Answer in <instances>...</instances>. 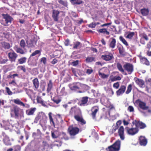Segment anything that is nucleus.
Wrapping results in <instances>:
<instances>
[{
    "label": "nucleus",
    "mask_w": 151,
    "mask_h": 151,
    "mask_svg": "<svg viewBox=\"0 0 151 151\" xmlns=\"http://www.w3.org/2000/svg\"><path fill=\"white\" fill-rule=\"evenodd\" d=\"M24 113L23 110L17 106H14L11 110V117H14L16 119L24 117Z\"/></svg>",
    "instance_id": "obj_1"
},
{
    "label": "nucleus",
    "mask_w": 151,
    "mask_h": 151,
    "mask_svg": "<svg viewBox=\"0 0 151 151\" xmlns=\"http://www.w3.org/2000/svg\"><path fill=\"white\" fill-rule=\"evenodd\" d=\"M122 124L121 120H119L117 121L116 124V126L113 128L112 130L113 133L115 132L116 130L118 129V133L121 139L123 140L124 139V129L123 126H121L119 127V125H120Z\"/></svg>",
    "instance_id": "obj_2"
},
{
    "label": "nucleus",
    "mask_w": 151,
    "mask_h": 151,
    "mask_svg": "<svg viewBox=\"0 0 151 151\" xmlns=\"http://www.w3.org/2000/svg\"><path fill=\"white\" fill-rule=\"evenodd\" d=\"M68 132L71 138H74L75 136L81 131L78 127H74L73 125L69 126L68 129Z\"/></svg>",
    "instance_id": "obj_3"
},
{
    "label": "nucleus",
    "mask_w": 151,
    "mask_h": 151,
    "mask_svg": "<svg viewBox=\"0 0 151 151\" xmlns=\"http://www.w3.org/2000/svg\"><path fill=\"white\" fill-rule=\"evenodd\" d=\"M120 141L117 140L113 145L106 148V151H119L120 147Z\"/></svg>",
    "instance_id": "obj_4"
},
{
    "label": "nucleus",
    "mask_w": 151,
    "mask_h": 151,
    "mask_svg": "<svg viewBox=\"0 0 151 151\" xmlns=\"http://www.w3.org/2000/svg\"><path fill=\"white\" fill-rule=\"evenodd\" d=\"M125 129L127 134L131 136H133L138 133L139 129L136 127H125Z\"/></svg>",
    "instance_id": "obj_5"
},
{
    "label": "nucleus",
    "mask_w": 151,
    "mask_h": 151,
    "mask_svg": "<svg viewBox=\"0 0 151 151\" xmlns=\"http://www.w3.org/2000/svg\"><path fill=\"white\" fill-rule=\"evenodd\" d=\"M79 114H81V112L79 108L76 106L72 107L69 112V115L71 116H74Z\"/></svg>",
    "instance_id": "obj_6"
},
{
    "label": "nucleus",
    "mask_w": 151,
    "mask_h": 151,
    "mask_svg": "<svg viewBox=\"0 0 151 151\" xmlns=\"http://www.w3.org/2000/svg\"><path fill=\"white\" fill-rule=\"evenodd\" d=\"M135 103L138 105L139 107L143 110H147L149 107L146 105L145 102H143L140 99H138L136 100Z\"/></svg>",
    "instance_id": "obj_7"
},
{
    "label": "nucleus",
    "mask_w": 151,
    "mask_h": 151,
    "mask_svg": "<svg viewBox=\"0 0 151 151\" xmlns=\"http://www.w3.org/2000/svg\"><path fill=\"white\" fill-rule=\"evenodd\" d=\"M123 67L125 70L127 71L129 74H130L134 70L133 65L129 63H126L124 66Z\"/></svg>",
    "instance_id": "obj_8"
},
{
    "label": "nucleus",
    "mask_w": 151,
    "mask_h": 151,
    "mask_svg": "<svg viewBox=\"0 0 151 151\" xmlns=\"http://www.w3.org/2000/svg\"><path fill=\"white\" fill-rule=\"evenodd\" d=\"M9 59L11 62H14L16 61L18 57L17 54L14 51L9 52L8 53Z\"/></svg>",
    "instance_id": "obj_9"
},
{
    "label": "nucleus",
    "mask_w": 151,
    "mask_h": 151,
    "mask_svg": "<svg viewBox=\"0 0 151 151\" xmlns=\"http://www.w3.org/2000/svg\"><path fill=\"white\" fill-rule=\"evenodd\" d=\"M101 58L106 61H109L114 59V57L112 53H109L106 54L102 55L101 56Z\"/></svg>",
    "instance_id": "obj_10"
},
{
    "label": "nucleus",
    "mask_w": 151,
    "mask_h": 151,
    "mask_svg": "<svg viewBox=\"0 0 151 151\" xmlns=\"http://www.w3.org/2000/svg\"><path fill=\"white\" fill-rule=\"evenodd\" d=\"M99 107L97 106H94L91 108V115L93 119H96V113L99 111Z\"/></svg>",
    "instance_id": "obj_11"
},
{
    "label": "nucleus",
    "mask_w": 151,
    "mask_h": 151,
    "mask_svg": "<svg viewBox=\"0 0 151 151\" xmlns=\"http://www.w3.org/2000/svg\"><path fill=\"white\" fill-rule=\"evenodd\" d=\"M2 15L4 17L6 22V24H4V26H7L8 23H11L12 21L13 20V18L11 17L8 14H2Z\"/></svg>",
    "instance_id": "obj_12"
},
{
    "label": "nucleus",
    "mask_w": 151,
    "mask_h": 151,
    "mask_svg": "<svg viewBox=\"0 0 151 151\" xmlns=\"http://www.w3.org/2000/svg\"><path fill=\"white\" fill-rule=\"evenodd\" d=\"M74 119L78 122H81L82 125L85 124L86 122L82 117L81 114H79L74 116Z\"/></svg>",
    "instance_id": "obj_13"
},
{
    "label": "nucleus",
    "mask_w": 151,
    "mask_h": 151,
    "mask_svg": "<svg viewBox=\"0 0 151 151\" xmlns=\"http://www.w3.org/2000/svg\"><path fill=\"white\" fill-rule=\"evenodd\" d=\"M126 87L125 85H122L119 88L116 92L117 96H119L124 93L126 90Z\"/></svg>",
    "instance_id": "obj_14"
},
{
    "label": "nucleus",
    "mask_w": 151,
    "mask_h": 151,
    "mask_svg": "<svg viewBox=\"0 0 151 151\" xmlns=\"http://www.w3.org/2000/svg\"><path fill=\"white\" fill-rule=\"evenodd\" d=\"M49 147V145L47 142H46L43 141L42 142V145L39 148V150H41V151H48Z\"/></svg>",
    "instance_id": "obj_15"
},
{
    "label": "nucleus",
    "mask_w": 151,
    "mask_h": 151,
    "mask_svg": "<svg viewBox=\"0 0 151 151\" xmlns=\"http://www.w3.org/2000/svg\"><path fill=\"white\" fill-rule=\"evenodd\" d=\"M139 140V144L141 146H145L147 144V139L144 136H140Z\"/></svg>",
    "instance_id": "obj_16"
},
{
    "label": "nucleus",
    "mask_w": 151,
    "mask_h": 151,
    "mask_svg": "<svg viewBox=\"0 0 151 151\" xmlns=\"http://www.w3.org/2000/svg\"><path fill=\"white\" fill-rule=\"evenodd\" d=\"M33 88L35 91L37 90L39 86V82L37 78H35L32 80Z\"/></svg>",
    "instance_id": "obj_17"
},
{
    "label": "nucleus",
    "mask_w": 151,
    "mask_h": 151,
    "mask_svg": "<svg viewBox=\"0 0 151 151\" xmlns=\"http://www.w3.org/2000/svg\"><path fill=\"white\" fill-rule=\"evenodd\" d=\"M134 80L136 83L139 87L142 88L144 87L143 86L145 85V82L143 80L135 77L134 78Z\"/></svg>",
    "instance_id": "obj_18"
},
{
    "label": "nucleus",
    "mask_w": 151,
    "mask_h": 151,
    "mask_svg": "<svg viewBox=\"0 0 151 151\" xmlns=\"http://www.w3.org/2000/svg\"><path fill=\"white\" fill-rule=\"evenodd\" d=\"M60 12L59 11L53 10L52 12V17L54 21L57 22L58 20Z\"/></svg>",
    "instance_id": "obj_19"
},
{
    "label": "nucleus",
    "mask_w": 151,
    "mask_h": 151,
    "mask_svg": "<svg viewBox=\"0 0 151 151\" xmlns=\"http://www.w3.org/2000/svg\"><path fill=\"white\" fill-rule=\"evenodd\" d=\"M139 59L140 63L142 64L147 66L150 65V62L146 58L140 56L139 57Z\"/></svg>",
    "instance_id": "obj_20"
},
{
    "label": "nucleus",
    "mask_w": 151,
    "mask_h": 151,
    "mask_svg": "<svg viewBox=\"0 0 151 151\" xmlns=\"http://www.w3.org/2000/svg\"><path fill=\"white\" fill-rule=\"evenodd\" d=\"M134 124L135 127L138 129L139 128L140 129H143L146 127L145 124L139 121H136Z\"/></svg>",
    "instance_id": "obj_21"
},
{
    "label": "nucleus",
    "mask_w": 151,
    "mask_h": 151,
    "mask_svg": "<svg viewBox=\"0 0 151 151\" xmlns=\"http://www.w3.org/2000/svg\"><path fill=\"white\" fill-rule=\"evenodd\" d=\"M12 101L15 104L22 106L23 107H25V104L21 101L19 99H14ZM27 106H26V107L27 108L29 107V105H27Z\"/></svg>",
    "instance_id": "obj_22"
},
{
    "label": "nucleus",
    "mask_w": 151,
    "mask_h": 151,
    "mask_svg": "<svg viewBox=\"0 0 151 151\" xmlns=\"http://www.w3.org/2000/svg\"><path fill=\"white\" fill-rule=\"evenodd\" d=\"M109 47L110 48L113 49L115 48L116 45V41L115 39L112 37L110 39Z\"/></svg>",
    "instance_id": "obj_23"
},
{
    "label": "nucleus",
    "mask_w": 151,
    "mask_h": 151,
    "mask_svg": "<svg viewBox=\"0 0 151 151\" xmlns=\"http://www.w3.org/2000/svg\"><path fill=\"white\" fill-rule=\"evenodd\" d=\"M88 97L87 96L83 97L81 99V103L80 104V106H85L87 103L88 101Z\"/></svg>",
    "instance_id": "obj_24"
},
{
    "label": "nucleus",
    "mask_w": 151,
    "mask_h": 151,
    "mask_svg": "<svg viewBox=\"0 0 151 151\" xmlns=\"http://www.w3.org/2000/svg\"><path fill=\"white\" fill-rule=\"evenodd\" d=\"M144 39L145 40L147 41L149 40L148 36L145 34H143L142 37L140 39V42L141 44L143 45H145V42L144 41Z\"/></svg>",
    "instance_id": "obj_25"
},
{
    "label": "nucleus",
    "mask_w": 151,
    "mask_h": 151,
    "mask_svg": "<svg viewBox=\"0 0 151 151\" xmlns=\"http://www.w3.org/2000/svg\"><path fill=\"white\" fill-rule=\"evenodd\" d=\"M36 100L38 103L41 104L44 107H47V106L46 105L45 102L42 100L41 97L37 96Z\"/></svg>",
    "instance_id": "obj_26"
},
{
    "label": "nucleus",
    "mask_w": 151,
    "mask_h": 151,
    "mask_svg": "<svg viewBox=\"0 0 151 151\" xmlns=\"http://www.w3.org/2000/svg\"><path fill=\"white\" fill-rule=\"evenodd\" d=\"M36 110L35 108H31L26 111V114L28 116L33 115Z\"/></svg>",
    "instance_id": "obj_27"
},
{
    "label": "nucleus",
    "mask_w": 151,
    "mask_h": 151,
    "mask_svg": "<svg viewBox=\"0 0 151 151\" xmlns=\"http://www.w3.org/2000/svg\"><path fill=\"white\" fill-rule=\"evenodd\" d=\"M53 87V83L52 81L50 80L49 81V82L47 83V93H49L51 91Z\"/></svg>",
    "instance_id": "obj_28"
},
{
    "label": "nucleus",
    "mask_w": 151,
    "mask_h": 151,
    "mask_svg": "<svg viewBox=\"0 0 151 151\" xmlns=\"http://www.w3.org/2000/svg\"><path fill=\"white\" fill-rule=\"evenodd\" d=\"M140 12L143 16H147L148 14L149 11L147 8H143L140 10Z\"/></svg>",
    "instance_id": "obj_29"
},
{
    "label": "nucleus",
    "mask_w": 151,
    "mask_h": 151,
    "mask_svg": "<svg viewBox=\"0 0 151 151\" xmlns=\"http://www.w3.org/2000/svg\"><path fill=\"white\" fill-rule=\"evenodd\" d=\"M4 143L6 145H10L11 143L9 138L7 136H6L3 139Z\"/></svg>",
    "instance_id": "obj_30"
},
{
    "label": "nucleus",
    "mask_w": 151,
    "mask_h": 151,
    "mask_svg": "<svg viewBox=\"0 0 151 151\" xmlns=\"http://www.w3.org/2000/svg\"><path fill=\"white\" fill-rule=\"evenodd\" d=\"M78 84H80V83L77 82L76 83V84H73L70 85V88L71 89L73 90H75L79 89L80 88L79 87L78 85H77Z\"/></svg>",
    "instance_id": "obj_31"
},
{
    "label": "nucleus",
    "mask_w": 151,
    "mask_h": 151,
    "mask_svg": "<svg viewBox=\"0 0 151 151\" xmlns=\"http://www.w3.org/2000/svg\"><path fill=\"white\" fill-rule=\"evenodd\" d=\"M121 79V78L119 76H111L110 77L109 81L111 82H113L117 80H120Z\"/></svg>",
    "instance_id": "obj_32"
},
{
    "label": "nucleus",
    "mask_w": 151,
    "mask_h": 151,
    "mask_svg": "<svg viewBox=\"0 0 151 151\" xmlns=\"http://www.w3.org/2000/svg\"><path fill=\"white\" fill-rule=\"evenodd\" d=\"M14 49L18 53H20L21 54H24L25 53V52L22 49L18 47L17 46L14 47Z\"/></svg>",
    "instance_id": "obj_33"
},
{
    "label": "nucleus",
    "mask_w": 151,
    "mask_h": 151,
    "mask_svg": "<svg viewBox=\"0 0 151 151\" xmlns=\"http://www.w3.org/2000/svg\"><path fill=\"white\" fill-rule=\"evenodd\" d=\"M97 31L99 33L105 34L107 35H108L110 34L109 32L107 31L106 28L100 29L99 30H97Z\"/></svg>",
    "instance_id": "obj_34"
},
{
    "label": "nucleus",
    "mask_w": 151,
    "mask_h": 151,
    "mask_svg": "<svg viewBox=\"0 0 151 151\" xmlns=\"http://www.w3.org/2000/svg\"><path fill=\"white\" fill-rule=\"evenodd\" d=\"M68 94L67 91L66 90L65 87H63L61 89L59 93L60 96H65Z\"/></svg>",
    "instance_id": "obj_35"
},
{
    "label": "nucleus",
    "mask_w": 151,
    "mask_h": 151,
    "mask_svg": "<svg viewBox=\"0 0 151 151\" xmlns=\"http://www.w3.org/2000/svg\"><path fill=\"white\" fill-rule=\"evenodd\" d=\"M134 35V32H129L127 33V35L125 37L126 38L131 40Z\"/></svg>",
    "instance_id": "obj_36"
},
{
    "label": "nucleus",
    "mask_w": 151,
    "mask_h": 151,
    "mask_svg": "<svg viewBox=\"0 0 151 151\" xmlns=\"http://www.w3.org/2000/svg\"><path fill=\"white\" fill-rule=\"evenodd\" d=\"M2 47L5 49H9L10 47V44L6 42H3L1 43Z\"/></svg>",
    "instance_id": "obj_37"
},
{
    "label": "nucleus",
    "mask_w": 151,
    "mask_h": 151,
    "mask_svg": "<svg viewBox=\"0 0 151 151\" xmlns=\"http://www.w3.org/2000/svg\"><path fill=\"white\" fill-rule=\"evenodd\" d=\"M70 1L73 5H79L83 2L81 0H70Z\"/></svg>",
    "instance_id": "obj_38"
},
{
    "label": "nucleus",
    "mask_w": 151,
    "mask_h": 151,
    "mask_svg": "<svg viewBox=\"0 0 151 151\" xmlns=\"http://www.w3.org/2000/svg\"><path fill=\"white\" fill-rule=\"evenodd\" d=\"M118 49L119 51V53L120 55L123 56H124L125 55L124 49L122 46L118 47Z\"/></svg>",
    "instance_id": "obj_39"
},
{
    "label": "nucleus",
    "mask_w": 151,
    "mask_h": 151,
    "mask_svg": "<svg viewBox=\"0 0 151 151\" xmlns=\"http://www.w3.org/2000/svg\"><path fill=\"white\" fill-rule=\"evenodd\" d=\"M48 116L50 120V122L51 124H52L54 126H55V123L53 121V119L52 116V113L50 112L48 114Z\"/></svg>",
    "instance_id": "obj_40"
},
{
    "label": "nucleus",
    "mask_w": 151,
    "mask_h": 151,
    "mask_svg": "<svg viewBox=\"0 0 151 151\" xmlns=\"http://www.w3.org/2000/svg\"><path fill=\"white\" fill-rule=\"evenodd\" d=\"M26 60L27 58L26 57H22L18 59V62L19 64H22L26 62Z\"/></svg>",
    "instance_id": "obj_41"
},
{
    "label": "nucleus",
    "mask_w": 151,
    "mask_h": 151,
    "mask_svg": "<svg viewBox=\"0 0 151 151\" xmlns=\"http://www.w3.org/2000/svg\"><path fill=\"white\" fill-rule=\"evenodd\" d=\"M120 40L124 44L126 47L129 46V44L126 40L122 36L119 37Z\"/></svg>",
    "instance_id": "obj_42"
},
{
    "label": "nucleus",
    "mask_w": 151,
    "mask_h": 151,
    "mask_svg": "<svg viewBox=\"0 0 151 151\" xmlns=\"http://www.w3.org/2000/svg\"><path fill=\"white\" fill-rule=\"evenodd\" d=\"M58 1L60 4L64 6L67 7L68 6V2L67 1H64L63 0H58Z\"/></svg>",
    "instance_id": "obj_43"
},
{
    "label": "nucleus",
    "mask_w": 151,
    "mask_h": 151,
    "mask_svg": "<svg viewBox=\"0 0 151 151\" xmlns=\"http://www.w3.org/2000/svg\"><path fill=\"white\" fill-rule=\"evenodd\" d=\"M116 66L117 68L119 71L122 73L124 72V70L123 69L122 65L120 63H117Z\"/></svg>",
    "instance_id": "obj_44"
},
{
    "label": "nucleus",
    "mask_w": 151,
    "mask_h": 151,
    "mask_svg": "<svg viewBox=\"0 0 151 151\" xmlns=\"http://www.w3.org/2000/svg\"><path fill=\"white\" fill-rule=\"evenodd\" d=\"M132 86L131 84H129L127 87V90L125 92V93L127 94H129L131 91L132 90Z\"/></svg>",
    "instance_id": "obj_45"
},
{
    "label": "nucleus",
    "mask_w": 151,
    "mask_h": 151,
    "mask_svg": "<svg viewBox=\"0 0 151 151\" xmlns=\"http://www.w3.org/2000/svg\"><path fill=\"white\" fill-rule=\"evenodd\" d=\"M80 42L78 41H77L76 42L74 43L73 46V48L74 49H78V47L81 45Z\"/></svg>",
    "instance_id": "obj_46"
},
{
    "label": "nucleus",
    "mask_w": 151,
    "mask_h": 151,
    "mask_svg": "<svg viewBox=\"0 0 151 151\" xmlns=\"http://www.w3.org/2000/svg\"><path fill=\"white\" fill-rule=\"evenodd\" d=\"M99 76H101V77L102 78H107L109 76L108 74H105L104 73H102L100 72H99Z\"/></svg>",
    "instance_id": "obj_47"
},
{
    "label": "nucleus",
    "mask_w": 151,
    "mask_h": 151,
    "mask_svg": "<svg viewBox=\"0 0 151 151\" xmlns=\"http://www.w3.org/2000/svg\"><path fill=\"white\" fill-rule=\"evenodd\" d=\"M95 58L93 57H88L86 58V61L88 63L92 62L94 60Z\"/></svg>",
    "instance_id": "obj_48"
},
{
    "label": "nucleus",
    "mask_w": 151,
    "mask_h": 151,
    "mask_svg": "<svg viewBox=\"0 0 151 151\" xmlns=\"http://www.w3.org/2000/svg\"><path fill=\"white\" fill-rule=\"evenodd\" d=\"M41 51L40 50H36L33 52L30 55V58L40 53Z\"/></svg>",
    "instance_id": "obj_49"
},
{
    "label": "nucleus",
    "mask_w": 151,
    "mask_h": 151,
    "mask_svg": "<svg viewBox=\"0 0 151 151\" xmlns=\"http://www.w3.org/2000/svg\"><path fill=\"white\" fill-rule=\"evenodd\" d=\"M20 45L21 47L23 48H24L25 47V43L24 40L22 39L21 40Z\"/></svg>",
    "instance_id": "obj_50"
},
{
    "label": "nucleus",
    "mask_w": 151,
    "mask_h": 151,
    "mask_svg": "<svg viewBox=\"0 0 151 151\" xmlns=\"http://www.w3.org/2000/svg\"><path fill=\"white\" fill-rule=\"evenodd\" d=\"M52 101L54 103H55L56 104H58L61 102V99L60 98L56 99L55 98H54L53 99Z\"/></svg>",
    "instance_id": "obj_51"
},
{
    "label": "nucleus",
    "mask_w": 151,
    "mask_h": 151,
    "mask_svg": "<svg viewBox=\"0 0 151 151\" xmlns=\"http://www.w3.org/2000/svg\"><path fill=\"white\" fill-rule=\"evenodd\" d=\"M6 92L9 95H11L12 94V92L10 90L9 88L8 87H6L5 88Z\"/></svg>",
    "instance_id": "obj_52"
},
{
    "label": "nucleus",
    "mask_w": 151,
    "mask_h": 151,
    "mask_svg": "<svg viewBox=\"0 0 151 151\" xmlns=\"http://www.w3.org/2000/svg\"><path fill=\"white\" fill-rule=\"evenodd\" d=\"M8 61V60L6 58V59H1L0 60V64H4L6 63Z\"/></svg>",
    "instance_id": "obj_53"
},
{
    "label": "nucleus",
    "mask_w": 151,
    "mask_h": 151,
    "mask_svg": "<svg viewBox=\"0 0 151 151\" xmlns=\"http://www.w3.org/2000/svg\"><path fill=\"white\" fill-rule=\"evenodd\" d=\"M18 68H20L21 70H22L24 73H26V72L25 65L18 66Z\"/></svg>",
    "instance_id": "obj_54"
},
{
    "label": "nucleus",
    "mask_w": 151,
    "mask_h": 151,
    "mask_svg": "<svg viewBox=\"0 0 151 151\" xmlns=\"http://www.w3.org/2000/svg\"><path fill=\"white\" fill-rule=\"evenodd\" d=\"M127 110L130 112H133L134 111V109L132 106H129L128 107Z\"/></svg>",
    "instance_id": "obj_55"
},
{
    "label": "nucleus",
    "mask_w": 151,
    "mask_h": 151,
    "mask_svg": "<svg viewBox=\"0 0 151 151\" xmlns=\"http://www.w3.org/2000/svg\"><path fill=\"white\" fill-rule=\"evenodd\" d=\"M119 86V84L118 82L114 83L113 85V87L116 89H118Z\"/></svg>",
    "instance_id": "obj_56"
},
{
    "label": "nucleus",
    "mask_w": 151,
    "mask_h": 151,
    "mask_svg": "<svg viewBox=\"0 0 151 151\" xmlns=\"http://www.w3.org/2000/svg\"><path fill=\"white\" fill-rule=\"evenodd\" d=\"M41 118L40 116L39 115H38L37 116L35 117L34 121V122L35 123H37L38 122V121Z\"/></svg>",
    "instance_id": "obj_57"
},
{
    "label": "nucleus",
    "mask_w": 151,
    "mask_h": 151,
    "mask_svg": "<svg viewBox=\"0 0 151 151\" xmlns=\"http://www.w3.org/2000/svg\"><path fill=\"white\" fill-rule=\"evenodd\" d=\"M14 151H20L21 147L19 145H17L14 147Z\"/></svg>",
    "instance_id": "obj_58"
},
{
    "label": "nucleus",
    "mask_w": 151,
    "mask_h": 151,
    "mask_svg": "<svg viewBox=\"0 0 151 151\" xmlns=\"http://www.w3.org/2000/svg\"><path fill=\"white\" fill-rule=\"evenodd\" d=\"M47 59L45 57H43L40 59V62L43 63L45 65L46 63Z\"/></svg>",
    "instance_id": "obj_59"
},
{
    "label": "nucleus",
    "mask_w": 151,
    "mask_h": 151,
    "mask_svg": "<svg viewBox=\"0 0 151 151\" xmlns=\"http://www.w3.org/2000/svg\"><path fill=\"white\" fill-rule=\"evenodd\" d=\"M79 63V60H76L75 61H74L71 63V64L73 66H76L78 65Z\"/></svg>",
    "instance_id": "obj_60"
},
{
    "label": "nucleus",
    "mask_w": 151,
    "mask_h": 151,
    "mask_svg": "<svg viewBox=\"0 0 151 151\" xmlns=\"http://www.w3.org/2000/svg\"><path fill=\"white\" fill-rule=\"evenodd\" d=\"M93 70L91 68L90 69H87L86 71V73L88 74H90L93 72Z\"/></svg>",
    "instance_id": "obj_61"
},
{
    "label": "nucleus",
    "mask_w": 151,
    "mask_h": 151,
    "mask_svg": "<svg viewBox=\"0 0 151 151\" xmlns=\"http://www.w3.org/2000/svg\"><path fill=\"white\" fill-rule=\"evenodd\" d=\"M71 70H72V72L73 73V74H74V75L75 76H77V70L76 69L74 68H71Z\"/></svg>",
    "instance_id": "obj_62"
},
{
    "label": "nucleus",
    "mask_w": 151,
    "mask_h": 151,
    "mask_svg": "<svg viewBox=\"0 0 151 151\" xmlns=\"http://www.w3.org/2000/svg\"><path fill=\"white\" fill-rule=\"evenodd\" d=\"M58 62V60L56 58L54 59L51 62V63L53 65H55V64L57 63Z\"/></svg>",
    "instance_id": "obj_63"
},
{
    "label": "nucleus",
    "mask_w": 151,
    "mask_h": 151,
    "mask_svg": "<svg viewBox=\"0 0 151 151\" xmlns=\"http://www.w3.org/2000/svg\"><path fill=\"white\" fill-rule=\"evenodd\" d=\"M146 48L149 50H150V48H151V42H149L148 43H147Z\"/></svg>",
    "instance_id": "obj_64"
}]
</instances>
